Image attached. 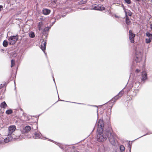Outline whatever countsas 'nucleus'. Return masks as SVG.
I'll list each match as a JSON object with an SVG mask.
<instances>
[{
    "label": "nucleus",
    "instance_id": "1",
    "mask_svg": "<svg viewBox=\"0 0 152 152\" xmlns=\"http://www.w3.org/2000/svg\"><path fill=\"white\" fill-rule=\"evenodd\" d=\"M107 132H108V130L101 131L100 133L97 132L98 134L97 135V140L99 142H104L107 140V137H108L107 134Z\"/></svg>",
    "mask_w": 152,
    "mask_h": 152
},
{
    "label": "nucleus",
    "instance_id": "2",
    "mask_svg": "<svg viewBox=\"0 0 152 152\" xmlns=\"http://www.w3.org/2000/svg\"><path fill=\"white\" fill-rule=\"evenodd\" d=\"M142 50L141 49L137 48L136 50L134 60L137 63L140 62L141 61L142 59Z\"/></svg>",
    "mask_w": 152,
    "mask_h": 152
},
{
    "label": "nucleus",
    "instance_id": "3",
    "mask_svg": "<svg viewBox=\"0 0 152 152\" xmlns=\"http://www.w3.org/2000/svg\"><path fill=\"white\" fill-rule=\"evenodd\" d=\"M107 134L108 136L107 138H108L110 142L113 145H115L116 143V140L115 137V135L110 131L108 130V132H107Z\"/></svg>",
    "mask_w": 152,
    "mask_h": 152
},
{
    "label": "nucleus",
    "instance_id": "4",
    "mask_svg": "<svg viewBox=\"0 0 152 152\" xmlns=\"http://www.w3.org/2000/svg\"><path fill=\"white\" fill-rule=\"evenodd\" d=\"M8 39L10 45H13L15 44L18 40V37L17 35L12 36L8 37Z\"/></svg>",
    "mask_w": 152,
    "mask_h": 152
},
{
    "label": "nucleus",
    "instance_id": "5",
    "mask_svg": "<svg viewBox=\"0 0 152 152\" xmlns=\"http://www.w3.org/2000/svg\"><path fill=\"white\" fill-rule=\"evenodd\" d=\"M98 127L97 128V132L100 133L101 131H103L104 123L102 120H99L98 124Z\"/></svg>",
    "mask_w": 152,
    "mask_h": 152
},
{
    "label": "nucleus",
    "instance_id": "6",
    "mask_svg": "<svg viewBox=\"0 0 152 152\" xmlns=\"http://www.w3.org/2000/svg\"><path fill=\"white\" fill-rule=\"evenodd\" d=\"M90 9L95 10H104L105 8L102 5L99 4L96 6H92Z\"/></svg>",
    "mask_w": 152,
    "mask_h": 152
},
{
    "label": "nucleus",
    "instance_id": "7",
    "mask_svg": "<svg viewBox=\"0 0 152 152\" xmlns=\"http://www.w3.org/2000/svg\"><path fill=\"white\" fill-rule=\"evenodd\" d=\"M135 37V34L133 33L132 31L131 30H130L129 32V37L130 42L133 43L134 42V38Z\"/></svg>",
    "mask_w": 152,
    "mask_h": 152
},
{
    "label": "nucleus",
    "instance_id": "8",
    "mask_svg": "<svg viewBox=\"0 0 152 152\" xmlns=\"http://www.w3.org/2000/svg\"><path fill=\"white\" fill-rule=\"evenodd\" d=\"M16 126L14 125H12L10 126L8 129V134L11 135L15 130Z\"/></svg>",
    "mask_w": 152,
    "mask_h": 152
},
{
    "label": "nucleus",
    "instance_id": "9",
    "mask_svg": "<svg viewBox=\"0 0 152 152\" xmlns=\"http://www.w3.org/2000/svg\"><path fill=\"white\" fill-rule=\"evenodd\" d=\"M46 42L43 40L41 42V48L44 51L46 48Z\"/></svg>",
    "mask_w": 152,
    "mask_h": 152
},
{
    "label": "nucleus",
    "instance_id": "10",
    "mask_svg": "<svg viewBox=\"0 0 152 152\" xmlns=\"http://www.w3.org/2000/svg\"><path fill=\"white\" fill-rule=\"evenodd\" d=\"M142 78L141 80L142 81H145L147 79V73L145 71H143L142 74Z\"/></svg>",
    "mask_w": 152,
    "mask_h": 152
},
{
    "label": "nucleus",
    "instance_id": "11",
    "mask_svg": "<svg viewBox=\"0 0 152 152\" xmlns=\"http://www.w3.org/2000/svg\"><path fill=\"white\" fill-rule=\"evenodd\" d=\"M31 129V128L30 126H26L22 129V132L24 133L28 132Z\"/></svg>",
    "mask_w": 152,
    "mask_h": 152
},
{
    "label": "nucleus",
    "instance_id": "12",
    "mask_svg": "<svg viewBox=\"0 0 152 152\" xmlns=\"http://www.w3.org/2000/svg\"><path fill=\"white\" fill-rule=\"evenodd\" d=\"M123 94V92L122 91H121L119 93V95L114 97L113 98L111 99V101H115V100L116 101V100L118 99L119 98V97H121V95H122V94Z\"/></svg>",
    "mask_w": 152,
    "mask_h": 152
},
{
    "label": "nucleus",
    "instance_id": "13",
    "mask_svg": "<svg viewBox=\"0 0 152 152\" xmlns=\"http://www.w3.org/2000/svg\"><path fill=\"white\" fill-rule=\"evenodd\" d=\"M12 137L11 135L8 134L7 137L6 138L4 139V141L5 142L7 143L10 141L12 140Z\"/></svg>",
    "mask_w": 152,
    "mask_h": 152
},
{
    "label": "nucleus",
    "instance_id": "14",
    "mask_svg": "<svg viewBox=\"0 0 152 152\" xmlns=\"http://www.w3.org/2000/svg\"><path fill=\"white\" fill-rule=\"evenodd\" d=\"M33 137L34 138L36 139H43V138L41 137V134L40 133H35Z\"/></svg>",
    "mask_w": 152,
    "mask_h": 152
},
{
    "label": "nucleus",
    "instance_id": "15",
    "mask_svg": "<svg viewBox=\"0 0 152 152\" xmlns=\"http://www.w3.org/2000/svg\"><path fill=\"white\" fill-rule=\"evenodd\" d=\"M124 12L125 13V16L126 17V23L127 25H129L130 24V21L129 20V19L128 18V17L127 16V12L126 11V10H125Z\"/></svg>",
    "mask_w": 152,
    "mask_h": 152
},
{
    "label": "nucleus",
    "instance_id": "16",
    "mask_svg": "<svg viewBox=\"0 0 152 152\" xmlns=\"http://www.w3.org/2000/svg\"><path fill=\"white\" fill-rule=\"evenodd\" d=\"M50 10L48 9H44L42 11L43 13L45 15H47L49 14L50 12Z\"/></svg>",
    "mask_w": 152,
    "mask_h": 152
},
{
    "label": "nucleus",
    "instance_id": "17",
    "mask_svg": "<svg viewBox=\"0 0 152 152\" xmlns=\"http://www.w3.org/2000/svg\"><path fill=\"white\" fill-rule=\"evenodd\" d=\"M43 26V23L42 22H39L38 25V27L39 30H40L42 29V27Z\"/></svg>",
    "mask_w": 152,
    "mask_h": 152
},
{
    "label": "nucleus",
    "instance_id": "18",
    "mask_svg": "<svg viewBox=\"0 0 152 152\" xmlns=\"http://www.w3.org/2000/svg\"><path fill=\"white\" fill-rule=\"evenodd\" d=\"M7 105L5 102H2L0 104V107L2 108H5Z\"/></svg>",
    "mask_w": 152,
    "mask_h": 152
},
{
    "label": "nucleus",
    "instance_id": "19",
    "mask_svg": "<svg viewBox=\"0 0 152 152\" xmlns=\"http://www.w3.org/2000/svg\"><path fill=\"white\" fill-rule=\"evenodd\" d=\"M146 34V36L148 37L151 40H152V34H150L149 32H147Z\"/></svg>",
    "mask_w": 152,
    "mask_h": 152
},
{
    "label": "nucleus",
    "instance_id": "20",
    "mask_svg": "<svg viewBox=\"0 0 152 152\" xmlns=\"http://www.w3.org/2000/svg\"><path fill=\"white\" fill-rule=\"evenodd\" d=\"M87 1V0H81L79 2V4H82L86 3Z\"/></svg>",
    "mask_w": 152,
    "mask_h": 152
},
{
    "label": "nucleus",
    "instance_id": "21",
    "mask_svg": "<svg viewBox=\"0 0 152 152\" xmlns=\"http://www.w3.org/2000/svg\"><path fill=\"white\" fill-rule=\"evenodd\" d=\"M12 113V110L11 109L7 110L6 111V113L8 115L11 114Z\"/></svg>",
    "mask_w": 152,
    "mask_h": 152
},
{
    "label": "nucleus",
    "instance_id": "22",
    "mask_svg": "<svg viewBox=\"0 0 152 152\" xmlns=\"http://www.w3.org/2000/svg\"><path fill=\"white\" fill-rule=\"evenodd\" d=\"M3 45L5 47H7L8 45V42L6 40H5L3 42Z\"/></svg>",
    "mask_w": 152,
    "mask_h": 152
},
{
    "label": "nucleus",
    "instance_id": "23",
    "mask_svg": "<svg viewBox=\"0 0 152 152\" xmlns=\"http://www.w3.org/2000/svg\"><path fill=\"white\" fill-rule=\"evenodd\" d=\"M29 36L30 37L34 38L35 37L34 33L33 32H31L29 34Z\"/></svg>",
    "mask_w": 152,
    "mask_h": 152
},
{
    "label": "nucleus",
    "instance_id": "24",
    "mask_svg": "<svg viewBox=\"0 0 152 152\" xmlns=\"http://www.w3.org/2000/svg\"><path fill=\"white\" fill-rule=\"evenodd\" d=\"M120 150L122 151H124L125 149L123 145L120 146Z\"/></svg>",
    "mask_w": 152,
    "mask_h": 152
},
{
    "label": "nucleus",
    "instance_id": "25",
    "mask_svg": "<svg viewBox=\"0 0 152 152\" xmlns=\"http://www.w3.org/2000/svg\"><path fill=\"white\" fill-rule=\"evenodd\" d=\"M15 64V62L14 60L12 59L11 61V67H12L14 66Z\"/></svg>",
    "mask_w": 152,
    "mask_h": 152
},
{
    "label": "nucleus",
    "instance_id": "26",
    "mask_svg": "<svg viewBox=\"0 0 152 152\" xmlns=\"http://www.w3.org/2000/svg\"><path fill=\"white\" fill-rule=\"evenodd\" d=\"M145 42L146 43H149L151 42V40L149 38L145 39Z\"/></svg>",
    "mask_w": 152,
    "mask_h": 152
},
{
    "label": "nucleus",
    "instance_id": "27",
    "mask_svg": "<svg viewBox=\"0 0 152 152\" xmlns=\"http://www.w3.org/2000/svg\"><path fill=\"white\" fill-rule=\"evenodd\" d=\"M127 15H128L129 16H131L132 14V13L130 10L128 11L127 12Z\"/></svg>",
    "mask_w": 152,
    "mask_h": 152
},
{
    "label": "nucleus",
    "instance_id": "28",
    "mask_svg": "<svg viewBox=\"0 0 152 152\" xmlns=\"http://www.w3.org/2000/svg\"><path fill=\"white\" fill-rule=\"evenodd\" d=\"M125 1L127 4H130L131 3V0H124Z\"/></svg>",
    "mask_w": 152,
    "mask_h": 152
},
{
    "label": "nucleus",
    "instance_id": "29",
    "mask_svg": "<svg viewBox=\"0 0 152 152\" xmlns=\"http://www.w3.org/2000/svg\"><path fill=\"white\" fill-rule=\"evenodd\" d=\"M128 147L129 148L130 151L131 148V145L130 142H129L128 144Z\"/></svg>",
    "mask_w": 152,
    "mask_h": 152
},
{
    "label": "nucleus",
    "instance_id": "30",
    "mask_svg": "<svg viewBox=\"0 0 152 152\" xmlns=\"http://www.w3.org/2000/svg\"><path fill=\"white\" fill-rule=\"evenodd\" d=\"M56 0H54L53 1H52V3L54 4H56Z\"/></svg>",
    "mask_w": 152,
    "mask_h": 152
},
{
    "label": "nucleus",
    "instance_id": "31",
    "mask_svg": "<svg viewBox=\"0 0 152 152\" xmlns=\"http://www.w3.org/2000/svg\"><path fill=\"white\" fill-rule=\"evenodd\" d=\"M4 84H1L0 86V89L1 88H2L3 87H4Z\"/></svg>",
    "mask_w": 152,
    "mask_h": 152
},
{
    "label": "nucleus",
    "instance_id": "32",
    "mask_svg": "<svg viewBox=\"0 0 152 152\" xmlns=\"http://www.w3.org/2000/svg\"><path fill=\"white\" fill-rule=\"evenodd\" d=\"M3 8V6L2 5H0V12L1 10V9H2Z\"/></svg>",
    "mask_w": 152,
    "mask_h": 152
},
{
    "label": "nucleus",
    "instance_id": "33",
    "mask_svg": "<svg viewBox=\"0 0 152 152\" xmlns=\"http://www.w3.org/2000/svg\"><path fill=\"white\" fill-rule=\"evenodd\" d=\"M136 72L138 73L140 72V70L139 69H137L136 70Z\"/></svg>",
    "mask_w": 152,
    "mask_h": 152
},
{
    "label": "nucleus",
    "instance_id": "34",
    "mask_svg": "<svg viewBox=\"0 0 152 152\" xmlns=\"http://www.w3.org/2000/svg\"><path fill=\"white\" fill-rule=\"evenodd\" d=\"M150 28L152 30V23L150 25Z\"/></svg>",
    "mask_w": 152,
    "mask_h": 152
},
{
    "label": "nucleus",
    "instance_id": "35",
    "mask_svg": "<svg viewBox=\"0 0 152 152\" xmlns=\"http://www.w3.org/2000/svg\"><path fill=\"white\" fill-rule=\"evenodd\" d=\"M20 136H18V137L16 138V139H19V138L20 137Z\"/></svg>",
    "mask_w": 152,
    "mask_h": 152
},
{
    "label": "nucleus",
    "instance_id": "36",
    "mask_svg": "<svg viewBox=\"0 0 152 152\" xmlns=\"http://www.w3.org/2000/svg\"><path fill=\"white\" fill-rule=\"evenodd\" d=\"M53 80L54 81V77L53 76Z\"/></svg>",
    "mask_w": 152,
    "mask_h": 152
},
{
    "label": "nucleus",
    "instance_id": "37",
    "mask_svg": "<svg viewBox=\"0 0 152 152\" xmlns=\"http://www.w3.org/2000/svg\"><path fill=\"white\" fill-rule=\"evenodd\" d=\"M116 152V151H114V152Z\"/></svg>",
    "mask_w": 152,
    "mask_h": 152
}]
</instances>
